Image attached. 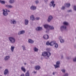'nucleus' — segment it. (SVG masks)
<instances>
[{
	"label": "nucleus",
	"instance_id": "2",
	"mask_svg": "<svg viewBox=\"0 0 76 76\" xmlns=\"http://www.w3.org/2000/svg\"><path fill=\"white\" fill-rule=\"evenodd\" d=\"M8 39L10 41V42L12 44H14L16 41L15 38L13 37H10L8 38Z\"/></svg>",
	"mask_w": 76,
	"mask_h": 76
},
{
	"label": "nucleus",
	"instance_id": "43",
	"mask_svg": "<svg viewBox=\"0 0 76 76\" xmlns=\"http://www.w3.org/2000/svg\"><path fill=\"white\" fill-rule=\"evenodd\" d=\"M36 20H39V17H37L36 18Z\"/></svg>",
	"mask_w": 76,
	"mask_h": 76
},
{
	"label": "nucleus",
	"instance_id": "14",
	"mask_svg": "<svg viewBox=\"0 0 76 76\" xmlns=\"http://www.w3.org/2000/svg\"><path fill=\"white\" fill-rule=\"evenodd\" d=\"M55 44H56V41H52L50 42V46H53Z\"/></svg>",
	"mask_w": 76,
	"mask_h": 76
},
{
	"label": "nucleus",
	"instance_id": "25",
	"mask_svg": "<svg viewBox=\"0 0 76 76\" xmlns=\"http://www.w3.org/2000/svg\"><path fill=\"white\" fill-rule=\"evenodd\" d=\"M25 76H29V71L28 70L25 74Z\"/></svg>",
	"mask_w": 76,
	"mask_h": 76
},
{
	"label": "nucleus",
	"instance_id": "26",
	"mask_svg": "<svg viewBox=\"0 0 76 76\" xmlns=\"http://www.w3.org/2000/svg\"><path fill=\"white\" fill-rule=\"evenodd\" d=\"M50 30H54V28L53 26H49V27Z\"/></svg>",
	"mask_w": 76,
	"mask_h": 76
},
{
	"label": "nucleus",
	"instance_id": "19",
	"mask_svg": "<svg viewBox=\"0 0 76 76\" xmlns=\"http://www.w3.org/2000/svg\"><path fill=\"white\" fill-rule=\"evenodd\" d=\"M21 69L23 71L24 73H25L26 72V69H25V68L23 67V66H22L21 68Z\"/></svg>",
	"mask_w": 76,
	"mask_h": 76
},
{
	"label": "nucleus",
	"instance_id": "36",
	"mask_svg": "<svg viewBox=\"0 0 76 76\" xmlns=\"http://www.w3.org/2000/svg\"><path fill=\"white\" fill-rule=\"evenodd\" d=\"M61 71L63 73H65V72L66 71L64 69H61Z\"/></svg>",
	"mask_w": 76,
	"mask_h": 76
},
{
	"label": "nucleus",
	"instance_id": "17",
	"mask_svg": "<svg viewBox=\"0 0 76 76\" xmlns=\"http://www.w3.org/2000/svg\"><path fill=\"white\" fill-rule=\"evenodd\" d=\"M30 20H32L33 21V20H35V17H34V16L33 15H32L30 17Z\"/></svg>",
	"mask_w": 76,
	"mask_h": 76
},
{
	"label": "nucleus",
	"instance_id": "29",
	"mask_svg": "<svg viewBox=\"0 0 76 76\" xmlns=\"http://www.w3.org/2000/svg\"><path fill=\"white\" fill-rule=\"evenodd\" d=\"M33 50L35 52H36L37 51H38V48H37L35 47H34L33 48Z\"/></svg>",
	"mask_w": 76,
	"mask_h": 76
},
{
	"label": "nucleus",
	"instance_id": "15",
	"mask_svg": "<svg viewBox=\"0 0 76 76\" xmlns=\"http://www.w3.org/2000/svg\"><path fill=\"white\" fill-rule=\"evenodd\" d=\"M25 32V31L24 30L21 31L19 32L18 33V35H22V34H23Z\"/></svg>",
	"mask_w": 76,
	"mask_h": 76
},
{
	"label": "nucleus",
	"instance_id": "52",
	"mask_svg": "<svg viewBox=\"0 0 76 76\" xmlns=\"http://www.w3.org/2000/svg\"><path fill=\"white\" fill-rule=\"evenodd\" d=\"M75 39H76V37L75 38Z\"/></svg>",
	"mask_w": 76,
	"mask_h": 76
},
{
	"label": "nucleus",
	"instance_id": "6",
	"mask_svg": "<svg viewBox=\"0 0 76 76\" xmlns=\"http://www.w3.org/2000/svg\"><path fill=\"white\" fill-rule=\"evenodd\" d=\"M53 16L51 15H50L48 17V18L47 19V22H50L53 19Z\"/></svg>",
	"mask_w": 76,
	"mask_h": 76
},
{
	"label": "nucleus",
	"instance_id": "34",
	"mask_svg": "<svg viewBox=\"0 0 76 76\" xmlns=\"http://www.w3.org/2000/svg\"><path fill=\"white\" fill-rule=\"evenodd\" d=\"M64 9H65V7L64 6L62 7H61V10H64Z\"/></svg>",
	"mask_w": 76,
	"mask_h": 76
},
{
	"label": "nucleus",
	"instance_id": "16",
	"mask_svg": "<svg viewBox=\"0 0 76 76\" xmlns=\"http://www.w3.org/2000/svg\"><path fill=\"white\" fill-rule=\"evenodd\" d=\"M24 23L26 25H28L29 23V20L27 19H26L24 20Z\"/></svg>",
	"mask_w": 76,
	"mask_h": 76
},
{
	"label": "nucleus",
	"instance_id": "33",
	"mask_svg": "<svg viewBox=\"0 0 76 76\" xmlns=\"http://www.w3.org/2000/svg\"><path fill=\"white\" fill-rule=\"evenodd\" d=\"M0 2H1V3H2V4H4L5 3V1H0Z\"/></svg>",
	"mask_w": 76,
	"mask_h": 76
},
{
	"label": "nucleus",
	"instance_id": "22",
	"mask_svg": "<svg viewBox=\"0 0 76 76\" xmlns=\"http://www.w3.org/2000/svg\"><path fill=\"white\" fill-rule=\"evenodd\" d=\"M63 25H65V26H67V25H69V23L66 21H64L63 23Z\"/></svg>",
	"mask_w": 76,
	"mask_h": 76
},
{
	"label": "nucleus",
	"instance_id": "20",
	"mask_svg": "<svg viewBox=\"0 0 76 76\" xmlns=\"http://www.w3.org/2000/svg\"><path fill=\"white\" fill-rule=\"evenodd\" d=\"M65 6L67 7H69L70 6V3H66L65 4Z\"/></svg>",
	"mask_w": 76,
	"mask_h": 76
},
{
	"label": "nucleus",
	"instance_id": "21",
	"mask_svg": "<svg viewBox=\"0 0 76 76\" xmlns=\"http://www.w3.org/2000/svg\"><path fill=\"white\" fill-rule=\"evenodd\" d=\"M6 7H7V8H10L11 9L12 8H13V6H12L11 5H7L6 6Z\"/></svg>",
	"mask_w": 76,
	"mask_h": 76
},
{
	"label": "nucleus",
	"instance_id": "51",
	"mask_svg": "<svg viewBox=\"0 0 76 76\" xmlns=\"http://www.w3.org/2000/svg\"><path fill=\"white\" fill-rule=\"evenodd\" d=\"M0 76H2V75H0Z\"/></svg>",
	"mask_w": 76,
	"mask_h": 76
},
{
	"label": "nucleus",
	"instance_id": "46",
	"mask_svg": "<svg viewBox=\"0 0 76 76\" xmlns=\"http://www.w3.org/2000/svg\"><path fill=\"white\" fill-rule=\"evenodd\" d=\"M66 58L67 59V60H69V57H67Z\"/></svg>",
	"mask_w": 76,
	"mask_h": 76
},
{
	"label": "nucleus",
	"instance_id": "13",
	"mask_svg": "<svg viewBox=\"0 0 76 76\" xmlns=\"http://www.w3.org/2000/svg\"><path fill=\"white\" fill-rule=\"evenodd\" d=\"M43 38L45 39H48L49 38V36L48 35L45 34L43 36Z\"/></svg>",
	"mask_w": 76,
	"mask_h": 76
},
{
	"label": "nucleus",
	"instance_id": "7",
	"mask_svg": "<svg viewBox=\"0 0 76 76\" xmlns=\"http://www.w3.org/2000/svg\"><path fill=\"white\" fill-rule=\"evenodd\" d=\"M49 25L48 24H45L44 25H43V26L45 28V29H46L47 30V31H49Z\"/></svg>",
	"mask_w": 76,
	"mask_h": 76
},
{
	"label": "nucleus",
	"instance_id": "10",
	"mask_svg": "<svg viewBox=\"0 0 76 76\" xmlns=\"http://www.w3.org/2000/svg\"><path fill=\"white\" fill-rule=\"evenodd\" d=\"M3 14L4 16H7V15H8V13H7V11H5L4 10H3Z\"/></svg>",
	"mask_w": 76,
	"mask_h": 76
},
{
	"label": "nucleus",
	"instance_id": "18",
	"mask_svg": "<svg viewBox=\"0 0 76 76\" xmlns=\"http://www.w3.org/2000/svg\"><path fill=\"white\" fill-rule=\"evenodd\" d=\"M8 73H9V70H8V69H6L4 72V75H6Z\"/></svg>",
	"mask_w": 76,
	"mask_h": 76
},
{
	"label": "nucleus",
	"instance_id": "39",
	"mask_svg": "<svg viewBox=\"0 0 76 76\" xmlns=\"http://www.w3.org/2000/svg\"><path fill=\"white\" fill-rule=\"evenodd\" d=\"M73 61H75V62H76V57L75 58H74L73 59Z\"/></svg>",
	"mask_w": 76,
	"mask_h": 76
},
{
	"label": "nucleus",
	"instance_id": "32",
	"mask_svg": "<svg viewBox=\"0 0 76 76\" xmlns=\"http://www.w3.org/2000/svg\"><path fill=\"white\" fill-rule=\"evenodd\" d=\"M50 43L49 41H48L46 43V45H50Z\"/></svg>",
	"mask_w": 76,
	"mask_h": 76
},
{
	"label": "nucleus",
	"instance_id": "35",
	"mask_svg": "<svg viewBox=\"0 0 76 76\" xmlns=\"http://www.w3.org/2000/svg\"><path fill=\"white\" fill-rule=\"evenodd\" d=\"M60 42L61 43H63L64 42V40L63 39H62L60 40Z\"/></svg>",
	"mask_w": 76,
	"mask_h": 76
},
{
	"label": "nucleus",
	"instance_id": "50",
	"mask_svg": "<svg viewBox=\"0 0 76 76\" xmlns=\"http://www.w3.org/2000/svg\"><path fill=\"white\" fill-rule=\"evenodd\" d=\"M26 63H24V65H26Z\"/></svg>",
	"mask_w": 76,
	"mask_h": 76
},
{
	"label": "nucleus",
	"instance_id": "1",
	"mask_svg": "<svg viewBox=\"0 0 76 76\" xmlns=\"http://www.w3.org/2000/svg\"><path fill=\"white\" fill-rule=\"evenodd\" d=\"M42 55L43 57H45L47 56L48 57H49L51 56V53L49 52H44L42 53Z\"/></svg>",
	"mask_w": 76,
	"mask_h": 76
},
{
	"label": "nucleus",
	"instance_id": "53",
	"mask_svg": "<svg viewBox=\"0 0 76 76\" xmlns=\"http://www.w3.org/2000/svg\"><path fill=\"white\" fill-rule=\"evenodd\" d=\"M46 32H47V31H46Z\"/></svg>",
	"mask_w": 76,
	"mask_h": 76
},
{
	"label": "nucleus",
	"instance_id": "30",
	"mask_svg": "<svg viewBox=\"0 0 76 76\" xmlns=\"http://www.w3.org/2000/svg\"><path fill=\"white\" fill-rule=\"evenodd\" d=\"M21 47L22 48V49L23 51L26 50V48L25 47V45H23Z\"/></svg>",
	"mask_w": 76,
	"mask_h": 76
},
{
	"label": "nucleus",
	"instance_id": "12",
	"mask_svg": "<svg viewBox=\"0 0 76 76\" xmlns=\"http://www.w3.org/2000/svg\"><path fill=\"white\" fill-rule=\"evenodd\" d=\"M10 23L11 24L15 25L16 23V21L14 19L10 21Z\"/></svg>",
	"mask_w": 76,
	"mask_h": 76
},
{
	"label": "nucleus",
	"instance_id": "23",
	"mask_svg": "<svg viewBox=\"0 0 76 76\" xmlns=\"http://www.w3.org/2000/svg\"><path fill=\"white\" fill-rule=\"evenodd\" d=\"M40 67L39 66H37L35 67V70H39L40 69Z\"/></svg>",
	"mask_w": 76,
	"mask_h": 76
},
{
	"label": "nucleus",
	"instance_id": "4",
	"mask_svg": "<svg viewBox=\"0 0 76 76\" xmlns=\"http://www.w3.org/2000/svg\"><path fill=\"white\" fill-rule=\"evenodd\" d=\"M56 65H54V66L55 69L56 68H58L60 67V62L59 61H57L56 63Z\"/></svg>",
	"mask_w": 76,
	"mask_h": 76
},
{
	"label": "nucleus",
	"instance_id": "54",
	"mask_svg": "<svg viewBox=\"0 0 76 76\" xmlns=\"http://www.w3.org/2000/svg\"><path fill=\"white\" fill-rule=\"evenodd\" d=\"M75 48H76V47H75Z\"/></svg>",
	"mask_w": 76,
	"mask_h": 76
},
{
	"label": "nucleus",
	"instance_id": "45",
	"mask_svg": "<svg viewBox=\"0 0 76 76\" xmlns=\"http://www.w3.org/2000/svg\"><path fill=\"white\" fill-rule=\"evenodd\" d=\"M56 74V72H53V75H54Z\"/></svg>",
	"mask_w": 76,
	"mask_h": 76
},
{
	"label": "nucleus",
	"instance_id": "48",
	"mask_svg": "<svg viewBox=\"0 0 76 76\" xmlns=\"http://www.w3.org/2000/svg\"><path fill=\"white\" fill-rule=\"evenodd\" d=\"M37 73V72H35V71L34 72V73Z\"/></svg>",
	"mask_w": 76,
	"mask_h": 76
},
{
	"label": "nucleus",
	"instance_id": "47",
	"mask_svg": "<svg viewBox=\"0 0 76 76\" xmlns=\"http://www.w3.org/2000/svg\"><path fill=\"white\" fill-rule=\"evenodd\" d=\"M45 2H47L48 0H44Z\"/></svg>",
	"mask_w": 76,
	"mask_h": 76
},
{
	"label": "nucleus",
	"instance_id": "5",
	"mask_svg": "<svg viewBox=\"0 0 76 76\" xmlns=\"http://www.w3.org/2000/svg\"><path fill=\"white\" fill-rule=\"evenodd\" d=\"M50 7H53V8H54L55 6H56V4H54V1H52L50 2Z\"/></svg>",
	"mask_w": 76,
	"mask_h": 76
},
{
	"label": "nucleus",
	"instance_id": "8",
	"mask_svg": "<svg viewBox=\"0 0 76 76\" xmlns=\"http://www.w3.org/2000/svg\"><path fill=\"white\" fill-rule=\"evenodd\" d=\"M30 9L31 10H35L37 9V7L34 5H32L30 7Z\"/></svg>",
	"mask_w": 76,
	"mask_h": 76
},
{
	"label": "nucleus",
	"instance_id": "11",
	"mask_svg": "<svg viewBox=\"0 0 76 76\" xmlns=\"http://www.w3.org/2000/svg\"><path fill=\"white\" fill-rule=\"evenodd\" d=\"M10 58L9 56H6L4 58V60L5 61H8L10 59Z\"/></svg>",
	"mask_w": 76,
	"mask_h": 76
},
{
	"label": "nucleus",
	"instance_id": "38",
	"mask_svg": "<svg viewBox=\"0 0 76 76\" xmlns=\"http://www.w3.org/2000/svg\"><path fill=\"white\" fill-rule=\"evenodd\" d=\"M35 3L36 4H38V3H39V2L38 1H35Z\"/></svg>",
	"mask_w": 76,
	"mask_h": 76
},
{
	"label": "nucleus",
	"instance_id": "41",
	"mask_svg": "<svg viewBox=\"0 0 76 76\" xmlns=\"http://www.w3.org/2000/svg\"><path fill=\"white\" fill-rule=\"evenodd\" d=\"M74 9L76 11V6H74Z\"/></svg>",
	"mask_w": 76,
	"mask_h": 76
},
{
	"label": "nucleus",
	"instance_id": "3",
	"mask_svg": "<svg viewBox=\"0 0 76 76\" xmlns=\"http://www.w3.org/2000/svg\"><path fill=\"white\" fill-rule=\"evenodd\" d=\"M66 29H67V26H66L65 25H62L60 27V29L61 32L64 31V30H66Z\"/></svg>",
	"mask_w": 76,
	"mask_h": 76
},
{
	"label": "nucleus",
	"instance_id": "49",
	"mask_svg": "<svg viewBox=\"0 0 76 76\" xmlns=\"http://www.w3.org/2000/svg\"><path fill=\"white\" fill-rule=\"evenodd\" d=\"M61 58H63V56H61Z\"/></svg>",
	"mask_w": 76,
	"mask_h": 76
},
{
	"label": "nucleus",
	"instance_id": "24",
	"mask_svg": "<svg viewBox=\"0 0 76 76\" xmlns=\"http://www.w3.org/2000/svg\"><path fill=\"white\" fill-rule=\"evenodd\" d=\"M15 46H11V50L12 52H13L14 49H15Z\"/></svg>",
	"mask_w": 76,
	"mask_h": 76
},
{
	"label": "nucleus",
	"instance_id": "42",
	"mask_svg": "<svg viewBox=\"0 0 76 76\" xmlns=\"http://www.w3.org/2000/svg\"><path fill=\"white\" fill-rule=\"evenodd\" d=\"M58 39L60 40H61V39H61V37H59L58 38Z\"/></svg>",
	"mask_w": 76,
	"mask_h": 76
},
{
	"label": "nucleus",
	"instance_id": "31",
	"mask_svg": "<svg viewBox=\"0 0 76 76\" xmlns=\"http://www.w3.org/2000/svg\"><path fill=\"white\" fill-rule=\"evenodd\" d=\"M55 46L54 47L56 49L58 47V45L57 43H55L54 44Z\"/></svg>",
	"mask_w": 76,
	"mask_h": 76
},
{
	"label": "nucleus",
	"instance_id": "44",
	"mask_svg": "<svg viewBox=\"0 0 76 76\" xmlns=\"http://www.w3.org/2000/svg\"><path fill=\"white\" fill-rule=\"evenodd\" d=\"M6 12H10V11H9V10H7L6 11Z\"/></svg>",
	"mask_w": 76,
	"mask_h": 76
},
{
	"label": "nucleus",
	"instance_id": "40",
	"mask_svg": "<svg viewBox=\"0 0 76 76\" xmlns=\"http://www.w3.org/2000/svg\"><path fill=\"white\" fill-rule=\"evenodd\" d=\"M72 11L71 10H69L67 11V12L69 13V12H72Z\"/></svg>",
	"mask_w": 76,
	"mask_h": 76
},
{
	"label": "nucleus",
	"instance_id": "28",
	"mask_svg": "<svg viewBox=\"0 0 76 76\" xmlns=\"http://www.w3.org/2000/svg\"><path fill=\"white\" fill-rule=\"evenodd\" d=\"M28 42L29 43H30L31 44H33V43H34V41L31 40V39H28Z\"/></svg>",
	"mask_w": 76,
	"mask_h": 76
},
{
	"label": "nucleus",
	"instance_id": "27",
	"mask_svg": "<svg viewBox=\"0 0 76 76\" xmlns=\"http://www.w3.org/2000/svg\"><path fill=\"white\" fill-rule=\"evenodd\" d=\"M15 2V0H10L9 3L10 4H13Z\"/></svg>",
	"mask_w": 76,
	"mask_h": 76
},
{
	"label": "nucleus",
	"instance_id": "9",
	"mask_svg": "<svg viewBox=\"0 0 76 76\" xmlns=\"http://www.w3.org/2000/svg\"><path fill=\"white\" fill-rule=\"evenodd\" d=\"M42 28L41 27H37L36 28V30L37 31H42Z\"/></svg>",
	"mask_w": 76,
	"mask_h": 76
},
{
	"label": "nucleus",
	"instance_id": "37",
	"mask_svg": "<svg viewBox=\"0 0 76 76\" xmlns=\"http://www.w3.org/2000/svg\"><path fill=\"white\" fill-rule=\"evenodd\" d=\"M69 74L67 73L65 74L63 76H68Z\"/></svg>",
	"mask_w": 76,
	"mask_h": 76
}]
</instances>
